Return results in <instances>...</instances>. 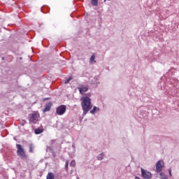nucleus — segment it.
<instances>
[{
  "label": "nucleus",
  "mask_w": 179,
  "mask_h": 179,
  "mask_svg": "<svg viewBox=\"0 0 179 179\" xmlns=\"http://www.w3.org/2000/svg\"><path fill=\"white\" fill-rule=\"evenodd\" d=\"M81 106L83 110V114H87V113L92 110V107H93V105L92 104V99L88 96L81 98Z\"/></svg>",
  "instance_id": "f257e3e1"
},
{
  "label": "nucleus",
  "mask_w": 179,
  "mask_h": 179,
  "mask_svg": "<svg viewBox=\"0 0 179 179\" xmlns=\"http://www.w3.org/2000/svg\"><path fill=\"white\" fill-rule=\"evenodd\" d=\"M17 150V154L21 157L22 159H27V155H26V152H24V150L23 148H22V145L20 144H17L16 145Z\"/></svg>",
  "instance_id": "f03ea898"
},
{
  "label": "nucleus",
  "mask_w": 179,
  "mask_h": 179,
  "mask_svg": "<svg viewBox=\"0 0 179 179\" xmlns=\"http://www.w3.org/2000/svg\"><path fill=\"white\" fill-rule=\"evenodd\" d=\"M66 112V106L61 105L56 108V114L57 115H64Z\"/></svg>",
  "instance_id": "7ed1b4c3"
},
{
  "label": "nucleus",
  "mask_w": 179,
  "mask_h": 179,
  "mask_svg": "<svg viewBox=\"0 0 179 179\" xmlns=\"http://www.w3.org/2000/svg\"><path fill=\"white\" fill-rule=\"evenodd\" d=\"M40 118V114L34 112L29 115V122H34V121H37Z\"/></svg>",
  "instance_id": "20e7f679"
},
{
  "label": "nucleus",
  "mask_w": 179,
  "mask_h": 179,
  "mask_svg": "<svg viewBox=\"0 0 179 179\" xmlns=\"http://www.w3.org/2000/svg\"><path fill=\"white\" fill-rule=\"evenodd\" d=\"M141 176L145 179H150L152 178V173L148 171L147 170H145L141 168Z\"/></svg>",
  "instance_id": "39448f33"
},
{
  "label": "nucleus",
  "mask_w": 179,
  "mask_h": 179,
  "mask_svg": "<svg viewBox=\"0 0 179 179\" xmlns=\"http://www.w3.org/2000/svg\"><path fill=\"white\" fill-rule=\"evenodd\" d=\"M163 167H164V163L163 161H158L156 164L157 173H160L162 170H163Z\"/></svg>",
  "instance_id": "423d86ee"
},
{
  "label": "nucleus",
  "mask_w": 179,
  "mask_h": 179,
  "mask_svg": "<svg viewBox=\"0 0 179 179\" xmlns=\"http://www.w3.org/2000/svg\"><path fill=\"white\" fill-rule=\"evenodd\" d=\"M78 90L80 94H83L84 93H86L87 90H89V85H81V87L78 88Z\"/></svg>",
  "instance_id": "0eeeda50"
},
{
  "label": "nucleus",
  "mask_w": 179,
  "mask_h": 179,
  "mask_svg": "<svg viewBox=\"0 0 179 179\" xmlns=\"http://www.w3.org/2000/svg\"><path fill=\"white\" fill-rule=\"evenodd\" d=\"M51 106H52V103L51 102H49L45 106V108L43 109V113H47V111H50L51 110Z\"/></svg>",
  "instance_id": "6e6552de"
},
{
  "label": "nucleus",
  "mask_w": 179,
  "mask_h": 179,
  "mask_svg": "<svg viewBox=\"0 0 179 179\" xmlns=\"http://www.w3.org/2000/svg\"><path fill=\"white\" fill-rule=\"evenodd\" d=\"M55 176L53 173L49 172L46 176V179H55Z\"/></svg>",
  "instance_id": "1a4fd4ad"
},
{
  "label": "nucleus",
  "mask_w": 179,
  "mask_h": 179,
  "mask_svg": "<svg viewBox=\"0 0 179 179\" xmlns=\"http://www.w3.org/2000/svg\"><path fill=\"white\" fill-rule=\"evenodd\" d=\"M94 59H96V55H94V53H93L92 55L90 60V64H93V62L96 63V61Z\"/></svg>",
  "instance_id": "9d476101"
},
{
  "label": "nucleus",
  "mask_w": 179,
  "mask_h": 179,
  "mask_svg": "<svg viewBox=\"0 0 179 179\" xmlns=\"http://www.w3.org/2000/svg\"><path fill=\"white\" fill-rule=\"evenodd\" d=\"M43 130L41 129H36L34 130V133L36 134V135H40V134H43Z\"/></svg>",
  "instance_id": "9b49d317"
},
{
  "label": "nucleus",
  "mask_w": 179,
  "mask_h": 179,
  "mask_svg": "<svg viewBox=\"0 0 179 179\" xmlns=\"http://www.w3.org/2000/svg\"><path fill=\"white\" fill-rule=\"evenodd\" d=\"M99 110H100L99 108L94 106V108L90 110V113L91 114H94V113H96V111H99Z\"/></svg>",
  "instance_id": "f8f14e48"
},
{
  "label": "nucleus",
  "mask_w": 179,
  "mask_h": 179,
  "mask_svg": "<svg viewBox=\"0 0 179 179\" xmlns=\"http://www.w3.org/2000/svg\"><path fill=\"white\" fill-rule=\"evenodd\" d=\"M91 3L92 6H97L99 5V1L98 0H92Z\"/></svg>",
  "instance_id": "ddd939ff"
},
{
  "label": "nucleus",
  "mask_w": 179,
  "mask_h": 179,
  "mask_svg": "<svg viewBox=\"0 0 179 179\" xmlns=\"http://www.w3.org/2000/svg\"><path fill=\"white\" fill-rule=\"evenodd\" d=\"M159 176L160 178L162 179H169V178L164 174V173H161Z\"/></svg>",
  "instance_id": "4468645a"
},
{
  "label": "nucleus",
  "mask_w": 179,
  "mask_h": 179,
  "mask_svg": "<svg viewBox=\"0 0 179 179\" xmlns=\"http://www.w3.org/2000/svg\"><path fill=\"white\" fill-rule=\"evenodd\" d=\"M73 79V78L72 77V76H71V77H69V78H67L66 80H65V82H64V83H65V85H66V84H68L69 82H71V80H72Z\"/></svg>",
  "instance_id": "2eb2a0df"
},
{
  "label": "nucleus",
  "mask_w": 179,
  "mask_h": 179,
  "mask_svg": "<svg viewBox=\"0 0 179 179\" xmlns=\"http://www.w3.org/2000/svg\"><path fill=\"white\" fill-rule=\"evenodd\" d=\"M104 157V153H101L99 156H98V160H103V158Z\"/></svg>",
  "instance_id": "dca6fc26"
},
{
  "label": "nucleus",
  "mask_w": 179,
  "mask_h": 179,
  "mask_svg": "<svg viewBox=\"0 0 179 179\" xmlns=\"http://www.w3.org/2000/svg\"><path fill=\"white\" fill-rule=\"evenodd\" d=\"M33 149H34V145H33V144H30L29 145V152L31 153H33Z\"/></svg>",
  "instance_id": "f3484780"
},
{
  "label": "nucleus",
  "mask_w": 179,
  "mask_h": 179,
  "mask_svg": "<svg viewBox=\"0 0 179 179\" xmlns=\"http://www.w3.org/2000/svg\"><path fill=\"white\" fill-rule=\"evenodd\" d=\"M76 165V163L75 162V161L71 162L70 166H71V167H75Z\"/></svg>",
  "instance_id": "a211bd4d"
},
{
  "label": "nucleus",
  "mask_w": 179,
  "mask_h": 179,
  "mask_svg": "<svg viewBox=\"0 0 179 179\" xmlns=\"http://www.w3.org/2000/svg\"><path fill=\"white\" fill-rule=\"evenodd\" d=\"M68 166H69V162L66 161L65 164L66 171H68Z\"/></svg>",
  "instance_id": "6ab92c4d"
},
{
  "label": "nucleus",
  "mask_w": 179,
  "mask_h": 179,
  "mask_svg": "<svg viewBox=\"0 0 179 179\" xmlns=\"http://www.w3.org/2000/svg\"><path fill=\"white\" fill-rule=\"evenodd\" d=\"M169 176H171V169H169Z\"/></svg>",
  "instance_id": "aec40b11"
},
{
  "label": "nucleus",
  "mask_w": 179,
  "mask_h": 179,
  "mask_svg": "<svg viewBox=\"0 0 179 179\" xmlns=\"http://www.w3.org/2000/svg\"><path fill=\"white\" fill-rule=\"evenodd\" d=\"M22 124H26V120H22Z\"/></svg>",
  "instance_id": "412c9836"
},
{
  "label": "nucleus",
  "mask_w": 179,
  "mask_h": 179,
  "mask_svg": "<svg viewBox=\"0 0 179 179\" xmlns=\"http://www.w3.org/2000/svg\"><path fill=\"white\" fill-rule=\"evenodd\" d=\"M135 179H141V178H139V177H138V176H136Z\"/></svg>",
  "instance_id": "4be33fe9"
},
{
  "label": "nucleus",
  "mask_w": 179,
  "mask_h": 179,
  "mask_svg": "<svg viewBox=\"0 0 179 179\" xmlns=\"http://www.w3.org/2000/svg\"><path fill=\"white\" fill-rule=\"evenodd\" d=\"M44 100H50V98H45Z\"/></svg>",
  "instance_id": "5701e85b"
}]
</instances>
